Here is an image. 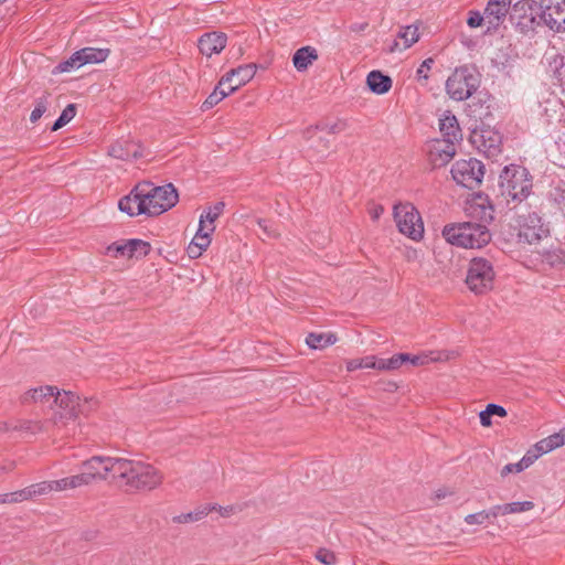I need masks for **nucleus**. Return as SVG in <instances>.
<instances>
[{
  "label": "nucleus",
  "instance_id": "obj_41",
  "mask_svg": "<svg viewBox=\"0 0 565 565\" xmlns=\"http://www.w3.org/2000/svg\"><path fill=\"white\" fill-rule=\"evenodd\" d=\"M532 463V459L529 457H523L519 462L516 463H508L505 465L501 470V476L505 477L509 473L512 472H521L524 469H526Z\"/></svg>",
  "mask_w": 565,
  "mask_h": 565
},
{
  "label": "nucleus",
  "instance_id": "obj_32",
  "mask_svg": "<svg viewBox=\"0 0 565 565\" xmlns=\"http://www.w3.org/2000/svg\"><path fill=\"white\" fill-rule=\"evenodd\" d=\"M216 509V505L206 504L204 507H200L193 512L189 513H182L180 515H177L173 518V521L177 523H190V522H196L203 519L209 514V512L214 511Z\"/></svg>",
  "mask_w": 565,
  "mask_h": 565
},
{
  "label": "nucleus",
  "instance_id": "obj_30",
  "mask_svg": "<svg viewBox=\"0 0 565 565\" xmlns=\"http://www.w3.org/2000/svg\"><path fill=\"white\" fill-rule=\"evenodd\" d=\"M83 66L86 64H97L106 61L110 54L109 49L84 47L78 50Z\"/></svg>",
  "mask_w": 565,
  "mask_h": 565
},
{
  "label": "nucleus",
  "instance_id": "obj_28",
  "mask_svg": "<svg viewBox=\"0 0 565 565\" xmlns=\"http://www.w3.org/2000/svg\"><path fill=\"white\" fill-rule=\"evenodd\" d=\"M317 58L318 54L313 47L303 46L296 51L292 57V63L297 71L303 72Z\"/></svg>",
  "mask_w": 565,
  "mask_h": 565
},
{
  "label": "nucleus",
  "instance_id": "obj_48",
  "mask_svg": "<svg viewBox=\"0 0 565 565\" xmlns=\"http://www.w3.org/2000/svg\"><path fill=\"white\" fill-rule=\"evenodd\" d=\"M89 478V473H84L83 471L78 475L68 477L71 488L76 489L83 486L92 484Z\"/></svg>",
  "mask_w": 565,
  "mask_h": 565
},
{
  "label": "nucleus",
  "instance_id": "obj_1",
  "mask_svg": "<svg viewBox=\"0 0 565 565\" xmlns=\"http://www.w3.org/2000/svg\"><path fill=\"white\" fill-rule=\"evenodd\" d=\"M115 480L129 489L152 490L161 484L163 476L148 462L119 458L115 467Z\"/></svg>",
  "mask_w": 565,
  "mask_h": 565
},
{
  "label": "nucleus",
  "instance_id": "obj_25",
  "mask_svg": "<svg viewBox=\"0 0 565 565\" xmlns=\"http://www.w3.org/2000/svg\"><path fill=\"white\" fill-rule=\"evenodd\" d=\"M393 81L381 71H371L366 76L369 89L377 95L386 94L392 88Z\"/></svg>",
  "mask_w": 565,
  "mask_h": 565
},
{
  "label": "nucleus",
  "instance_id": "obj_10",
  "mask_svg": "<svg viewBox=\"0 0 565 565\" xmlns=\"http://www.w3.org/2000/svg\"><path fill=\"white\" fill-rule=\"evenodd\" d=\"M54 417L61 420L74 419L82 412V404L79 397L70 391L60 392L56 388V394L53 401Z\"/></svg>",
  "mask_w": 565,
  "mask_h": 565
},
{
  "label": "nucleus",
  "instance_id": "obj_22",
  "mask_svg": "<svg viewBox=\"0 0 565 565\" xmlns=\"http://www.w3.org/2000/svg\"><path fill=\"white\" fill-rule=\"evenodd\" d=\"M475 139H480V148L488 156H495L501 151L502 137L498 131L492 129H482L481 132L475 134ZM477 140H475L476 142Z\"/></svg>",
  "mask_w": 565,
  "mask_h": 565
},
{
  "label": "nucleus",
  "instance_id": "obj_21",
  "mask_svg": "<svg viewBox=\"0 0 565 565\" xmlns=\"http://www.w3.org/2000/svg\"><path fill=\"white\" fill-rule=\"evenodd\" d=\"M137 192V185L135 189L126 196L119 200L118 207L121 212L128 214L129 216H137L140 214H147L146 205L143 198L139 195Z\"/></svg>",
  "mask_w": 565,
  "mask_h": 565
},
{
  "label": "nucleus",
  "instance_id": "obj_12",
  "mask_svg": "<svg viewBox=\"0 0 565 565\" xmlns=\"http://www.w3.org/2000/svg\"><path fill=\"white\" fill-rule=\"evenodd\" d=\"M119 463V458L94 456L82 463L84 473H89V481L106 480L111 477L115 480V467Z\"/></svg>",
  "mask_w": 565,
  "mask_h": 565
},
{
  "label": "nucleus",
  "instance_id": "obj_64",
  "mask_svg": "<svg viewBox=\"0 0 565 565\" xmlns=\"http://www.w3.org/2000/svg\"><path fill=\"white\" fill-rule=\"evenodd\" d=\"M6 1H7V0H0V4H1V3H4Z\"/></svg>",
  "mask_w": 565,
  "mask_h": 565
},
{
  "label": "nucleus",
  "instance_id": "obj_14",
  "mask_svg": "<svg viewBox=\"0 0 565 565\" xmlns=\"http://www.w3.org/2000/svg\"><path fill=\"white\" fill-rule=\"evenodd\" d=\"M150 252V244L138 238L116 242L107 247V254L111 257L140 258Z\"/></svg>",
  "mask_w": 565,
  "mask_h": 565
},
{
  "label": "nucleus",
  "instance_id": "obj_11",
  "mask_svg": "<svg viewBox=\"0 0 565 565\" xmlns=\"http://www.w3.org/2000/svg\"><path fill=\"white\" fill-rule=\"evenodd\" d=\"M540 21L554 32H565V0H541Z\"/></svg>",
  "mask_w": 565,
  "mask_h": 565
},
{
  "label": "nucleus",
  "instance_id": "obj_57",
  "mask_svg": "<svg viewBox=\"0 0 565 565\" xmlns=\"http://www.w3.org/2000/svg\"><path fill=\"white\" fill-rule=\"evenodd\" d=\"M406 362H409L411 364H413L415 366L423 365L428 362V356L427 355H412L408 353V359L406 360Z\"/></svg>",
  "mask_w": 565,
  "mask_h": 565
},
{
  "label": "nucleus",
  "instance_id": "obj_27",
  "mask_svg": "<svg viewBox=\"0 0 565 565\" xmlns=\"http://www.w3.org/2000/svg\"><path fill=\"white\" fill-rule=\"evenodd\" d=\"M471 213L479 217L482 222H490L493 220V206L491 205L488 196L477 195L470 206Z\"/></svg>",
  "mask_w": 565,
  "mask_h": 565
},
{
  "label": "nucleus",
  "instance_id": "obj_9",
  "mask_svg": "<svg viewBox=\"0 0 565 565\" xmlns=\"http://www.w3.org/2000/svg\"><path fill=\"white\" fill-rule=\"evenodd\" d=\"M541 1L519 0L512 6L511 19L522 32L533 31L541 23Z\"/></svg>",
  "mask_w": 565,
  "mask_h": 565
},
{
  "label": "nucleus",
  "instance_id": "obj_31",
  "mask_svg": "<svg viewBox=\"0 0 565 565\" xmlns=\"http://www.w3.org/2000/svg\"><path fill=\"white\" fill-rule=\"evenodd\" d=\"M408 359V353H397L388 359L376 358V370L395 371L399 369Z\"/></svg>",
  "mask_w": 565,
  "mask_h": 565
},
{
  "label": "nucleus",
  "instance_id": "obj_47",
  "mask_svg": "<svg viewBox=\"0 0 565 565\" xmlns=\"http://www.w3.org/2000/svg\"><path fill=\"white\" fill-rule=\"evenodd\" d=\"M552 65H554V76L558 81H563L565 78V57L562 55H556Z\"/></svg>",
  "mask_w": 565,
  "mask_h": 565
},
{
  "label": "nucleus",
  "instance_id": "obj_38",
  "mask_svg": "<svg viewBox=\"0 0 565 565\" xmlns=\"http://www.w3.org/2000/svg\"><path fill=\"white\" fill-rule=\"evenodd\" d=\"M76 115V108H75V105L74 104H70L67 105L62 114L60 115V117L55 120V122L53 124L51 130L52 131H56L58 129H61L62 127H64L65 125H67Z\"/></svg>",
  "mask_w": 565,
  "mask_h": 565
},
{
  "label": "nucleus",
  "instance_id": "obj_61",
  "mask_svg": "<svg viewBox=\"0 0 565 565\" xmlns=\"http://www.w3.org/2000/svg\"><path fill=\"white\" fill-rule=\"evenodd\" d=\"M0 504H10V494L9 493L0 494Z\"/></svg>",
  "mask_w": 565,
  "mask_h": 565
},
{
  "label": "nucleus",
  "instance_id": "obj_49",
  "mask_svg": "<svg viewBox=\"0 0 565 565\" xmlns=\"http://www.w3.org/2000/svg\"><path fill=\"white\" fill-rule=\"evenodd\" d=\"M487 521H488V515L486 513V510L477 512V513H471V514H468L465 516V522L469 525H475V524L481 525V524H484Z\"/></svg>",
  "mask_w": 565,
  "mask_h": 565
},
{
  "label": "nucleus",
  "instance_id": "obj_40",
  "mask_svg": "<svg viewBox=\"0 0 565 565\" xmlns=\"http://www.w3.org/2000/svg\"><path fill=\"white\" fill-rule=\"evenodd\" d=\"M343 129H344L343 122H335L332 125H328V124L317 125L315 128L311 127L306 131V137H307V139H311L318 130L326 131L328 134H337V132L342 131Z\"/></svg>",
  "mask_w": 565,
  "mask_h": 565
},
{
  "label": "nucleus",
  "instance_id": "obj_19",
  "mask_svg": "<svg viewBox=\"0 0 565 565\" xmlns=\"http://www.w3.org/2000/svg\"><path fill=\"white\" fill-rule=\"evenodd\" d=\"M108 153L120 160L137 159L142 156L141 147L132 140H117L109 147Z\"/></svg>",
  "mask_w": 565,
  "mask_h": 565
},
{
  "label": "nucleus",
  "instance_id": "obj_46",
  "mask_svg": "<svg viewBox=\"0 0 565 565\" xmlns=\"http://www.w3.org/2000/svg\"><path fill=\"white\" fill-rule=\"evenodd\" d=\"M316 558L324 565H334L337 563L334 553L326 548L318 550Z\"/></svg>",
  "mask_w": 565,
  "mask_h": 565
},
{
  "label": "nucleus",
  "instance_id": "obj_5",
  "mask_svg": "<svg viewBox=\"0 0 565 565\" xmlns=\"http://www.w3.org/2000/svg\"><path fill=\"white\" fill-rule=\"evenodd\" d=\"M495 271L492 263L483 257H475L469 262L466 284L470 291L483 295L493 288Z\"/></svg>",
  "mask_w": 565,
  "mask_h": 565
},
{
  "label": "nucleus",
  "instance_id": "obj_33",
  "mask_svg": "<svg viewBox=\"0 0 565 565\" xmlns=\"http://www.w3.org/2000/svg\"><path fill=\"white\" fill-rule=\"evenodd\" d=\"M337 337L332 333H309L306 338V343L311 349H323L328 345L335 343Z\"/></svg>",
  "mask_w": 565,
  "mask_h": 565
},
{
  "label": "nucleus",
  "instance_id": "obj_15",
  "mask_svg": "<svg viewBox=\"0 0 565 565\" xmlns=\"http://www.w3.org/2000/svg\"><path fill=\"white\" fill-rule=\"evenodd\" d=\"M511 8V0H489L484 9L487 32L498 30L503 24Z\"/></svg>",
  "mask_w": 565,
  "mask_h": 565
},
{
  "label": "nucleus",
  "instance_id": "obj_42",
  "mask_svg": "<svg viewBox=\"0 0 565 565\" xmlns=\"http://www.w3.org/2000/svg\"><path fill=\"white\" fill-rule=\"evenodd\" d=\"M533 508H534V503L532 501L505 503L507 514L522 513V512L530 511Z\"/></svg>",
  "mask_w": 565,
  "mask_h": 565
},
{
  "label": "nucleus",
  "instance_id": "obj_36",
  "mask_svg": "<svg viewBox=\"0 0 565 565\" xmlns=\"http://www.w3.org/2000/svg\"><path fill=\"white\" fill-rule=\"evenodd\" d=\"M361 369H375L376 370V356L367 355L361 359H352L347 362V370L353 372Z\"/></svg>",
  "mask_w": 565,
  "mask_h": 565
},
{
  "label": "nucleus",
  "instance_id": "obj_50",
  "mask_svg": "<svg viewBox=\"0 0 565 565\" xmlns=\"http://www.w3.org/2000/svg\"><path fill=\"white\" fill-rule=\"evenodd\" d=\"M487 25V19H484V13L481 14L479 11H470L469 17L467 19V24L470 28H479L482 24Z\"/></svg>",
  "mask_w": 565,
  "mask_h": 565
},
{
  "label": "nucleus",
  "instance_id": "obj_8",
  "mask_svg": "<svg viewBox=\"0 0 565 565\" xmlns=\"http://www.w3.org/2000/svg\"><path fill=\"white\" fill-rule=\"evenodd\" d=\"M450 172L456 183L468 189H473L482 181L484 166L475 158L458 160L454 163Z\"/></svg>",
  "mask_w": 565,
  "mask_h": 565
},
{
  "label": "nucleus",
  "instance_id": "obj_62",
  "mask_svg": "<svg viewBox=\"0 0 565 565\" xmlns=\"http://www.w3.org/2000/svg\"><path fill=\"white\" fill-rule=\"evenodd\" d=\"M11 429L8 423H0V434L7 433Z\"/></svg>",
  "mask_w": 565,
  "mask_h": 565
},
{
  "label": "nucleus",
  "instance_id": "obj_18",
  "mask_svg": "<svg viewBox=\"0 0 565 565\" xmlns=\"http://www.w3.org/2000/svg\"><path fill=\"white\" fill-rule=\"evenodd\" d=\"M227 35L223 32H209L203 34L198 41L200 52L211 57L214 54H220L226 46Z\"/></svg>",
  "mask_w": 565,
  "mask_h": 565
},
{
  "label": "nucleus",
  "instance_id": "obj_35",
  "mask_svg": "<svg viewBox=\"0 0 565 565\" xmlns=\"http://www.w3.org/2000/svg\"><path fill=\"white\" fill-rule=\"evenodd\" d=\"M82 66H83V62L81 60V55H79L78 51H76L68 58H66L65 61L58 63L55 66L53 73L54 74H56V73H68V72L78 70Z\"/></svg>",
  "mask_w": 565,
  "mask_h": 565
},
{
  "label": "nucleus",
  "instance_id": "obj_45",
  "mask_svg": "<svg viewBox=\"0 0 565 565\" xmlns=\"http://www.w3.org/2000/svg\"><path fill=\"white\" fill-rule=\"evenodd\" d=\"M41 428H42V426L40 423L31 422V420H22L19 423V425L11 427V429H13V430H24L32 435L39 433L41 430Z\"/></svg>",
  "mask_w": 565,
  "mask_h": 565
},
{
  "label": "nucleus",
  "instance_id": "obj_7",
  "mask_svg": "<svg viewBox=\"0 0 565 565\" xmlns=\"http://www.w3.org/2000/svg\"><path fill=\"white\" fill-rule=\"evenodd\" d=\"M398 231L407 237L419 241L424 235V223L417 209L408 202L397 203L393 207Z\"/></svg>",
  "mask_w": 565,
  "mask_h": 565
},
{
  "label": "nucleus",
  "instance_id": "obj_4",
  "mask_svg": "<svg viewBox=\"0 0 565 565\" xmlns=\"http://www.w3.org/2000/svg\"><path fill=\"white\" fill-rule=\"evenodd\" d=\"M137 192L143 198L147 215H160L172 209L179 200L178 192L173 184L169 183L161 186H154L150 182L137 184Z\"/></svg>",
  "mask_w": 565,
  "mask_h": 565
},
{
  "label": "nucleus",
  "instance_id": "obj_39",
  "mask_svg": "<svg viewBox=\"0 0 565 565\" xmlns=\"http://www.w3.org/2000/svg\"><path fill=\"white\" fill-rule=\"evenodd\" d=\"M30 500L47 495L52 492L51 481H41L26 487Z\"/></svg>",
  "mask_w": 565,
  "mask_h": 565
},
{
  "label": "nucleus",
  "instance_id": "obj_54",
  "mask_svg": "<svg viewBox=\"0 0 565 565\" xmlns=\"http://www.w3.org/2000/svg\"><path fill=\"white\" fill-rule=\"evenodd\" d=\"M257 224L268 237L277 236L276 231L271 227L270 223L267 220L259 218L257 220Z\"/></svg>",
  "mask_w": 565,
  "mask_h": 565
},
{
  "label": "nucleus",
  "instance_id": "obj_63",
  "mask_svg": "<svg viewBox=\"0 0 565 565\" xmlns=\"http://www.w3.org/2000/svg\"><path fill=\"white\" fill-rule=\"evenodd\" d=\"M323 147H324V148H328V147H329L328 141L323 142Z\"/></svg>",
  "mask_w": 565,
  "mask_h": 565
},
{
  "label": "nucleus",
  "instance_id": "obj_6",
  "mask_svg": "<svg viewBox=\"0 0 565 565\" xmlns=\"http://www.w3.org/2000/svg\"><path fill=\"white\" fill-rule=\"evenodd\" d=\"M476 71L467 65L457 67L446 82V92L450 98L461 102L468 99L479 87Z\"/></svg>",
  "mask_w": 565,
  "mask_h": 565
},
{
  "label": "nucleus",
  "instance_id": "obj_24",
  "mask_svg": "<svg viewBox=\"0 0 565 565\" xmlns=\"http://www.w3.org/2000/svg\"><path fill=\"white\" fill-rule=\"evenodd\" d=\"M419 40V32L417 25L402 26L397 33V40L391 46V51H403L409 49L414 43Z\"/></svg>",
  "mask_w": 565,
  "mask_h": 565
},
{
  "label": "nucleus",
  "instance_id": "obj_23",
  "mask_svg": "<svg viewBox=\"0 0 565 565\" xmlns=\"http://www.w3.org/2000/svg\"><path fill=\"white\" fill-rule=\"evenodd\" d=\"M56 394V387L55 386H40L35 388L29 390L22 397V401L24 403H28L30 401L40 403L44 406H47L50 408H53V401Z\"/></svg>",
  "mask_w": 565,
  "mask_h": 565
},
{
  "label": "nucleus",
  "instance_id": "obj_43",
  "mask_svg": "<svg viewBox=\"0 0 565 565\" xmlns=\"http://www.w3.org/2000/svg\"><path fill=\"white\" fill-rule=\"evenodd\" d=\"M47 105H49V102H47L46 97L36 99L35 107L30 115V121L33 124L36 122L43 116V114L47 110Z\"/></svg>",
  "mask_w": 565,
  "mask_h": 565
},
{
  "label": "nucleus",
  "instance_id": "obj_51",
  "mask_svg": "<svg viewBox=\"0 0 565 565\" xmlns=\"http://www.w3.org/2000/svg\"><path fill=\"white\" fill-rule=\"evenodd\" d=\"M9 494H10V504L20 503V502L30 500L26 487L21 490L9 492Z\"/></svg>",
  "mask_w": 565,
  "mask_h": 565
},
{
  "label": "nucleus",
  "instance_id": "obj_3",
  "mask_svg": "<svg viewBox=\"0 0 565 565\" xmlns=\"http://www.w3.org/2000/svg\"><path fill=\"white\" fill-rule=\"evenodd\" d=\"M443 236L449 244L462 248H481L491 241L488 227L473 222L446 225Z\"/></svg>",
  "mask_w": 565,
  "mask_h": 565
},
{
  "label": "nucleus",
  "instance_id": "obj_55",
  "mask_svg": "<svg viewBox=\"0 0 565 565\" xmlns=\"http://www.w3.org/2000/svg\"><path fill=\"white\" fill-rule=\"evenodd\" d=\"M487 409L489 411L490 416L505 417L508 414L507 409L498 404H488Z\"/></svg>",
  "mask_w": 565,
  "mask_h": 565
},
{
  "label": "nucleus",
  "instance_id": "obj_52",
  "mask_svg": "<svg viewBox=\"0 0 565 565\" xmlns=\"http://www.w3.org/2000/svg\"><path fill=\"white\" fill-rule=\"evenodd\" d=\"M51 486H52V492H60V491H65V490L72 489L71 484H70L68 477L62 478L60 480H52Z\"/></svg>",
  "mask_w": 565,
  "mask_h": 565
},
{
  "label": "nucleus",
  "instance_id": "obj_58",
  "mask_svg": "<svg viewBox=\"0 0 565 565\" xmlns=\"http://www.w3.org/2000/svg\"><path fill=\"white\" fill-rule=\"evenodd\" d=\"M479 418H480V424L483 427L491 426V416H490L489 411L487 408L484 411L480 412Z\"/></svg>",
  "mask_w": 565,
  "mask_h": 565
},
{
  "label": "nucleus",
  "instance_id": "obj_34",
  "mask_svg": "<svg viewBox=\"0 0 565 565\" xmlns=\"http://www.w3.org/2000/svg\"><path fill=\"white\" fill-rule=\"evenodd\" d=\"M224 207V202H217L213 206H210L202 213L199 226L204 228H207V226H214L215 220L222 214Z\"/></svg>",
  "mask_w": 565,
  "mask_h": 565
},
{
  "label": "nucleus",
  "instance_id": "obj_56",
  "mask_svg": "<svg viewBox=\"0 0 565 565\" xmlns=\"http://www.w3.org/2000/svg\"><path fill=\"white\" fill-rule=\"evenodd\" d=\"M486 513L488 515V520H490L491 518H497L500 514L505 515L507 514L505 504L493 505L491 509L486 510Z\"/></svg>",
  "mask_w": 565,
  "mask_h": 565
},
{
  "label": "nucleus",
  "instance_id": "obj_13",
  "mask_svg": "<svg viewBox=\"0 0 565 565\" xmlns=\"http://www.w3.org/2000/svg\"><path fill=\"white\" fill-rule=\"evenodd\" d=\"M456 154V143L450 140L434 139L427 143L429 164L436 169L448 164Z\"/></svg>",
  "mask_w": 565,
  "mask_h": 565
},
{
  "label": "nucleus",
  "instance_id": "obj_26",
  "mask_svg": "<svg viewBox=\"0 0 565 565\" xmlns=\"http://www.w3.org/2000/svg\"><path fill=\"white\" fill-rule=\"evenodd\" d=\"M439 129L444 140H450L457 143L461 140V130L459 128L457 118L454 115L446 114L439 120Z\"/></svg>",
  "mask_w": 565,
  "mask_h": 565
},
{
  "label": "nucleus",
  "instance_id": "obj_44",
  "mask_svg": "<svg viewBox=\"0 0 565 565\" xmlns=\"http://www.w3.org/2000/svg\"><path fill=\"white\" fill-rule=\"evenodd\" d=\"M435 61L433 57H428L423 61L419 67L416 71V76L418 81H427L429 78V71L431 70Z\"/></svg>",
  "mask_w": 565,
  "mask_h": 565
},
{
  "label": "nucleus",
  "instance_id": "obj_53",
  "mask_svg": "<svg viewBox=\"0 0 565 565\" xmlns=\"http://www.w3.org/2000/svg\"><path fill=\"white\" fill-rule=\"evenodd\" d=\"M367 212L373 221H377L384 213V207L381 204L371 203L367 207Z\"/></svg>",
  "mask_w": 565,
  "mask_h": 565
},
{
  "label": "nucleus",
  "instance_id": "obj_29",
  "mask_svg": "<svg viewBox=\"0 0 565 565\" xmlns=\"http://www.w3.org/2000/svg\"><path fill=\"white\" fill-rule=\"evenodd\" d=\"M563 445H565V426L559 431L540 440L535 447L540 455H543L562 447Z\"/></svg>",
  "mask_w": 565,
  "mask_h": 565
},
{
  "label": "nucleus",
  "instance_id": "obj_17",
  "mask_svg": "<svg viewBox=\"0 0 565 565\" xmlns=\"http://www.w3.org/2000/svg\"><path fill=\"white\" fill-rule=\"evenodd\" d=\"M546 234L547 230L544 228L540 216L535 213L529 214L522 223L520 222L519 237L529 244L537 243Z\"/></svg>",
  "mask_w": 565,
  "mask_h": 565
},
{
  "label": "nucleus",
  "instance_id": "obj_59",
  "mask_svg": "<svg viewBox=\"0 0 565 565\" xmlns=\"http://www.w3.org/2000/svg\"><path fill=\"white\" fill-rule=\"evenodd\" d=\"M217 511H220L221 515L223 516H228L230 515V512L232 511V508L227 507V508H222V507H216Z\"/></svg>",
  "mask_w": 565,
  "mask_h": 565
},
{
  "label": "nucleus",
  "instance_id": "obj_16",
  "mask_svg": "<svg viewBox=\"0 0 565 565\" xmlns=\"http://www.w3.org/2000/svg\"><path fill=\"white\" fill-rule=\"evenodd\" d=\"M256 64L249 63L232 68L221 78V86L228 85L230 92L234 93L241 86L248 83L256 74Z\"/></svg>",
  "mask_w": 565,
  "mask_h": 565
},
{
  "label": "nucleus",
  "instance_id": "obj_20",
  "mask_svg": "<svg viewBox=\"0 0 565 565\" xmlns=\"http://www.w3.org/2000/svg\"><path fill=\"white\" fill-rule=\"evenodd\" d=\"M215 230V226H207V228L199 226V230L196 234L194 235L193 239L189 244L186 252L190 258H199L203 252L210 246L211 244V233H213Z\"/></svg>",
  "mask_w": 565,
  "mask_h": 565
},
{
  "label": "nucleus",
  "instance_id": "obj_37",
  "mask_svg": "<svg viewBox=\"0 0 565 565\" xmlns=\"http://www.w3.org/2000/svg\"><path fill=\"white\" fill-rule=\"evenodd\" d=\"M232 94V92L224 90V86H221V81L218 82V85L215 87V89L206 97V99L203 103L204 109H210L216 104H218L221 100H223L226 96Z\"/></svg>",
  "mask_w": 565,
  "mask_h": 565
},
{
  "label": "nucleus",
  "instance_id": "obj_2",
  "mask_svg": "<svg viewBox=\"0 0 565 565\" xmlns=\"http://www.w3.org/2000/svg\"><path fill=\"white\" fill-rule=\"evenodd\" d=\"M499 188L507 204H519L531 194L532 178L524 167L510 164L499 175Z\"/></svg>",
  "mask_w": 565,
  "mask_h": 565
},
{
  "label": "nucleus",
  "instance_id": "obj_60",
  "mask_svg": "<svg viewBox=\"0 0 565 565\" xmlns=\"http://www.w3.org/2000/svg\"><path fill=\"white\" fill-rule=\"evenodd\" d=\"M2 467H6V470H0V472H10L15 468V462L9 461L7 465H3Z\"/></svg>",
  "mask_w": 565,
  "mask_h": 565
}]
</instances>
